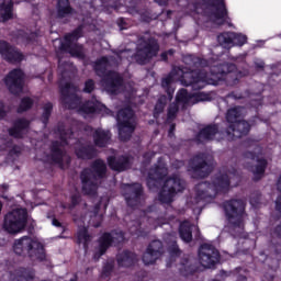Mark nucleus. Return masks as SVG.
Instances as JSON below:
<instances>
[{
    "label": "nucleus",
    "instance_id": "nucleus-29",
    "mask_svg": "<svg viewBox=\"0 0 281 281\" xmlns=\"http://www.w3.org/2000/svg\"><path fill=\"white\" fill-rule=\"evenodd\" d=\"M108 164L112 170H115L116 172H122L123 170L131 168V158L121 157L119 159H115L113 157H110L108 158Z\"/></svg>",
    "mask_w": 281,
    "mask_h": 281
},
{
    "label": "nucleus",
    "instance_id": "nucleus-19",
    "mask_svg": "<svg viewBox=\"0 0 281 281\" xmlns=\"http://www.w3.org/2000/svg\"><path fill=\"white\" fill-rule=\"evenodd\" d=\"M199 260L202 267L212 269L220 260L218 250L210 244H204L199 249Z\"/></svg>",
    "mask_w": 281,
    "mask_h": 281
},
{
    "label": "nucleus",
    "instance_id": "nucleus-31",
    "mask_svg": "<svg viewBox=\"0 0 281 281\" xmlns=\"http://www.w3.org/2000/svg\"><path fill=\"white\" fill-rule=\"evenodd\" d=\"M75 153L79 159H91L95 157V149L82 144L80 140L76 145Z\"/></svg>",
    "mask_w": 281,
    "mask_h": 281
},
{
    "label": "nucleus",
    "instance_id": "nucleus-17",
    "mask_svg": "<svg viewBox=\"0 0 281 281\" xmlns=\"http://www.w3.org/2000/svg\"><path fill=\"white\" fill-rule=\"evenodd\" d=\"M82 34V26H79L75 32L65 36L64 42L61 43L60 49L63 52H68L71 56L76 58H85V50L76 42L80 38Z\"/></svg>",
    "mask_w": 281,
    "mask_h": 281
},
{
    "label": "nucleus",
    "instance_id": "nucleus-64",
    "mask_svg": "<svg viewBox=\"0 0 281 281\" xmlns=\"http://www.w3.org/2000/svg\"><path fill=\"white\" fill-rule=\"evenodd\" d=\"M70 281H76V279H72V280H70Z\"/></svg>",
    "mask_w": 281,
    "mask_h": 281
},
{
    "label": "nucleus",
    "instance_id": "nucleus-39",
    "mask_svg": "<svg viewBox=\"0 0 281 281\" xmlns=\"http://www.w3.org/2000/svg\"><path fill=\"white\" fill-rule=\"evenodd\" d=\"M18 281H34V271L23 269Z\"/></svg>",
    "mask_w": 281,
    "mask_h": 281
},
{
    "label": "nucleus",
    "instance_id": "nucleus-54",
    "mask_svg": "<svg viewBox=\"0 0 281 281\" xmlns=\"http://www.w3.org/2000/svg\"><path fill=\"white\" fill-rule=\"evenodd\" d=\"M1 190L2 192H8V184H2Z\"/></svg>",
    "mask_w": 281,
    "mask_h": 281
},
{
    "label": "nucleus",
    "instance_id": "nucleus-5",
    "mask_svg": "<svg viewBox=\"0 0 281 281\" xmlns=\"http://www.w3.org/2000/svg\"><path fill=\"white\" fill-rule=\"evenodd\" d=\"M189 10H193L191 14H201L206 16L209 21H212L216 25H223L227 23V9L223 0H202L201 2L189 4Z\"/></svg>",
    "mask_w": 281,
    "mask_h": 281
},
{
    "label": "nucleus",
    "instance_id": "nucleus-58",
    "mask_svg": "<svg viewBox=\"0 0 281 281\" xmlns=\"http://www.w3.org/2000/svg\"><path fill=\"white\" fill-rule=\"evenodd\" d=\"M238 281H247V278L241 276V277H239Z\"/></svg>",
    "mask_w": 281,
    "mask_h": 281
},
{
    "label": "nucleus",
    "instance_id": "nucleus-53",
    "mask_svg": "<svg viewBox=\"0 0 281 281\" xmlns=\"http://www.w3.org/2000/svg\"><path fill=\"white\" fill-rule=\"evenodd\" d=\"M173 131H175V125H171V127L169 130V137H172Z\"/></svg>",
    "mask_w": 281,
    "mask_h": 281
},
{
    "label": "nucleus",
    "instance_id": "nucleus-16",
    "mask_svg": "<svg viewBox=\"0 0 281 281\" xmlns=\"http://www.w3.org/2000/svg\"><path fill=\"white\" fill-rule=\"evenodd\" d=\"M183 188H186V186L178 176L167 179L158 195L160 203H172L175 194L181 192Z\"/></svg>",
    "mask_w": 281,
    "mask_h": 281
},
{
    "label": "nucleus",
    "instance_id": "nucleus-59",
    "mask_svg": "<svg viewBox=\"0 0 281 281\" xmlns=\"http://www.w3.org/2000/svg\"><path fill=\"white\" fill-rule=\"evenodd\" d=\"M125 55H126V52H121L119 55V58H122V56H125Z\"/></svg>",
    "mask_w": 281,
    "mask_h": 281
},
{
    "label": "nucleus",
    "instance_id": "nucleus-61",
    "mask_svg": "<svg viewBox=\"0 0 281 281\" xmlns=\"http://www.w3.org/2000/svg\"><path fill=\"white\" fill-rule=\"evenodd\" d=\"M1 210H3V204L0 202V213H1Z\"/></svg>",
    "mask_w": 281,
    "mask_h": 281
},
{
    "label": "nucleus",
    "instance_id": "nucleus-60",
    "mask_svg": "<svg viewBox=\"0 0 281 281\" xmlns=\"http://www.w3.org/2000/svg\"><path fill=\"white\" fill-rule=\"evenodd\" d=\"M7 148H8V146L0 147V150H5Z\"/></svg>",
    "mask_w": 281,
    "mask_h": 281
},
{
    "label": "nucleus",
    "instance_id": "nucleus-9",
    "mask_svg": "<svg viewBox=\"0 0 281 281\" xmlns=\"http://www.w3.org/2000/svg\"><path fill=\"white\" fill-rule=\"evenodd\" d=\"M58 135L60 143H53L52 155L47 158H43V161H50L52 164H57L59 168H67V166H69V162L71 161V158L65 153L63 148L71 144V140H74V138H71L74 132L65 130V126H60L58 128Z\"/></svg>",
    "mask_w": 281,
    "mask_h": 281
},
{
    "label": "nucleus",
    "instance_id": "nucleus-15",
    "mask_svg": "<svg viewBox=\"0 0 281 281\" xmlns=\"http://www.w3.org/2000/svg\"><path fill=\"white\" fill-rule=\"evenodd\" d=\"M119 126V136L123 142L131 139L133 131H135V113L131 108L119 111L116 115Z\"/></svg>",
    "mask_w": 281,
    "mask_h": 281
},
{
    "label": "nucleus",
    "instance_id": "nucleus-46",
    "mask_svg": "<svg viewBox=\"0 0 281 281\" xmlns=\"http://www.w3.org/2000/svg\"><path fill=\"white\" fill-rule=\"evenodd\" d=\"M78 201H80V195L79 194L72 195L71 205L69 207H75V205H78Z\"/></svg>",
    "mask_w": 281,
    "mask_h": 281
},
{
    "label": "nucleus",
    "instance_id": "nucleus-3",
    "mask_svg": "<svg viewBox=\"0 0 281 281\" xmlns=\"http://www.w3.org/2000/svg\"><path fill=\"white\" fill-rule=\"evenodd\" d=\"M236 177L234 171L228 173L220 172L212 184L207 182H201L195 188V195L188 201L189 207H191L194 214H201L205 203H210L214 196L221 192H227L229 190V178Z\"/></svg>",
    "mask_w": 281,
    "mask_h": 281
},
{
    "label": "nucleus",
    "instance_id": "nucleus-41",
    "mask_svg": "<svg viewBox=\"0 0 281 281\" xmlns=\"http://www.w3.org/2000/svg\"><path fill=\"white\" fill-rule=\"evenodd\" d=\"M32 104H34L32 99H30V98L22 99L21 104H20V106L18 109V112L19 113H23V111H27V109L32 108Z\"/></svg>",
    "mask_w": 281,
    "mask_h": 281
},
{
    "label": "nucleus",
    "instance_id": "nucleus-26",
    "mask_svg": "<svg viewBox=\"0 0 281 281\" xmlns=\"http://www.w3.org/2000/svg\"><path fill=\"white\" fill-rule=\"evenodd\" d=\"M246 159H249L251 164H256L255 167L246 165V168L252 171L255 179H261V177L265 175V168H267V160L251 153L246 154Z\"/></svg>",
    "mask_w": 281,
    "mask_h": 281
},
{
    "label": "nucleus",
    "instance_id": "nucleus-40",
    "mask_svg": "<svg viewBox=\"0 0 281 281\" xmlns=\"http://www.w3.org/2000/svg\"><path fill=\"white\" fill-rule=\"evenodd\" d=\"M53 105L50 102L46 103L43 108L42 122L43 124H47V120H49V115H52Z\"/></svg>",
    "mask_w": 281,
    "mask_h": 281
},
{
    "label": "nucleus",
    "instance_id": "nucleus-18",
    "mask_svg": "<svg viewBox=\"0 0 281 281\" xmlns=\"http://www.w3.org/2000/svg\"><path fill=\"white\" fill-rule=\"evenodd\" d=\"M213 166L212 156H196L189 162V172H193L194 177H205L212 172Z\"/></svg>",
    "mask_w": 281,
    "mask_h": 281
},
{
    "label": "nucleus",
    "instance_id": "nucleus-2",
    "mask_svg": "<svg viewBox=\"0 0 281 281\" xmlns=\"http://www.w3.org/2000/svg\"><path fill=\"white\" fill-rule=\"evenodd\" d=\"M244 113L245 109L243 108L229 109L226 113V121L228 123L227 131L222 133L218 131L216 125H209L201 130L198 135V142L223 139V137H226V139H236L238 137H243V135H247L251 128V124L240 119Z\"/></svg>",
    "mask_w": 281,
    "mask_h": 281
},
{
    "label": "nucleus",
    "instance_id": "nucleus-47",
    "mask_svg": "<svg viewBox=\"0 0 281 281\" xmlns=\"http://www.w3.org/2000/svg\"><path fill=\"white\" fill-rule=\"evenodd\" d=\"M148 222L150 223V228L153 229H155V227H157L158 225H161V222H159V220H157L156 222H155V220H153V218H149L148 220Z\"/></svg>",
    "mask_w": 281,
    "mask_h": 281
},
{
    "label": "nucleus",
    "instance_id": "nucleus-36",
    "mask_svg": "<svg viewBox=\"0 0 281 281\" xmlns=\"http://www.w3.org/2000/svg\"><path fill=\"white\" fill-rule=\"evenodd\" d=\"M184 63L186 65H189V67H205V65H207L205 59L193 57L192 55L187 56Z\"/></svg>",
    "mask_w": 281,
    "mask_h": 281
},
{
    "label": "nucleus",
    "instance_id": "nucleus-25",
    "mask_svg": "<svg viewBox=\"0 0 281 281\" xmlns=\"http://www.w3.org/2000/svg\"><path fill=\"white\" fill-rule=\"evenodd\" d=\"M0 55L9 63H21L23 60V54L4 41H0Z\"/></svg>",
    "mask_w": 281,
    "mask_h": 281
},
{
    "label": "nucleus",
    "instance_id": "nucleus-62",
    "mask_svg": "<svg viewBox=\"0 0 281 281\" xmlns=\"http://www.w3.org/2000/svg\"><path fill=\"white\" fill-rule=\"evenodd\" d=\"M243 76H247V74H244V75H243V74L239 72V77H243Z\"/></svg>",
    "mask_w": 281,
    "mask_h": 281
},
{
    "label": "nucleus",
    "instance_id": "nucleus-56",
    "mask_svg": "<svg viewBox=\"0 0 281 281\" xmlns=\"http://www.w3.org/2000/svg\"><path fill=\"white\" fill-rule=\"evenodd\" d=\"M34 36H38V33H31V36L29 37V40L32 41V38H34Z\"/></svg>",
    "mask_w": 281,
    "mask_h": 281
},
{
    "label": "nucleus",
    "instance_id": "nucleus-35",
    "mask_svg": "<svg viewBox=\"0 0 281 281\" xmlns=\"http://www.w3.org/2000/svg\"><path fill=\"white\" fill-rule=\"evenodd\" d=\"M71 14V8L69 7V0H58L57 16L58 19H65Z\"/></svg>",
    "mask_w": 281,
    "mask_h": 281
},
{
    "label": "nucleus",
    "instance_id": "nucleus-13",
    "mask_svg": "<svg viewBox=\"0 0 281 281\" xmlns=\"http://www.w3.org/2000/svg\"><path fill=\"white\" fill-rule=\"evenodd\" d=\"M27 226V210L15 207L9 211L3 218L2 229L7 234H21Z\"/></svg>",
    "mask_w": 281,
    "mask_h": 281
},
{
    "label": "nucleus",
    "instance_id": "nucleus-52",
    "mask_svg": "<svg viewBox=\"0 0 281 281\" xmlns=\"http://www.w3.org/2000/svg\"><path fill=\"white\" fill-rule=\"evenodd\" d=\"M52 223L55 227H60V222H58L57 220H53Z\"/></svg>",
    "mask_w": 281,
    "mask_h": 281
},
{
    "label": "nucleus",
    "instance_id": "nucleus-10",
    "mask_svg": "<svg viewBox=\"0 0 281 281\" xmlns=\"http://www.w3.org/2000/svg\"><path fill=\"white\" fill-rule=\"evenodd\" d=\"M104 175H106V165L102 160H95L91 168L85 169L80 176L83 194H88L89 196L95 195L100 179Z\"/></svg>",
    "mask_w": 281,
    "mask_h": 281
},
{
    "label": "nucleus",
    "instance_id": "nucleus-8",
    "mask_svg": "<svg viewBox=\"0 0 281 281\" xmlns=\"http://www.w3.org/2000/svg\"><path fill=\"white\" fill-rule=\"evenodd\" d=\"M224 212L228 221V232L233 236L243 234L245 228V202L243 200H231L224 203Z\"/></svg>",
    "mask_w": 281,
    "mask_h": 281
},
{
    "label": "nucleus",
    "instance_id": "nucleus-1",
    "mask_svg": "<svg viewBox=\"0 0 281 281\" xmlns=\"http://www.w3.org/2000/svg\"><path fill=\"white\" fill-rule=\"evenodd\" d=\"M235 69L234 64H224L221 67L214 65L211 68L210 77H207L205 70L190 71L189 68H173L169 76L162 79L161 87L166 90L169 100H172V93H175L172 85L177 81L186 87L191 86L195 90L203 89L205 85H221V80H226L228 85H236V81H232L236 77Z\"/></svg>",
    "mask_w": 281,
    "mask_h": 281
},
{
    "label": "nucleus",
    "instance_id": "nucleus-20",
    "mask_svg": "<svg viewBox=\"0 0 281 281\" xmlns=\"http://www.w3.org/2000/svg\"><path fill=\"white\" fill-rule=\"evenodd\" d=\"M25 75L21 69L12 70L4 79V82L11 93L13 95H19V93H23V85H24Z\"/></svg>",
    "mask_w": 281,
    "mask_h": 281
},
{
    "label": "nucleus",
    "instance_id": "nucleus-33",
    "mask_svg": "<svg viewBox=\"0 0 281 281\" xmlns=\"http://www.w3.org/2000/svg\"><path fill=\"white\" fill-rule=\"evenodd\" d=\"M135 260H137V256L130 251H124L117 255L119 267H133Z\"/></svg>",
    "mask_w": 281,
    "mask_h": 281
},
{
    "label": "nucleus",
    "instance_id": "nucleus-51",
    "mask_svg": "<svg viewBox=\"0 0 281 281\" xmlns=\"http://www.w3.org/2000/svg\"><path fill=\"white\" fill-rule=\"evenodd\" d=\"M168 54H170V56H172L173 52H172V50H169L168 53H164V54L161 55L162 60H166Z\"/></svg>",
    "mask_w": 281,
    "mask_h": 281
},
{
    "label": "nucleus",
    "instance_id": "nucleus-38",
    "mask_svg": "<svg viewBox=\"0 0 281 281\" xmlns=\"http://www.w3.org/2000/svg\"><path fill=\"white\" fill-rule=\"evenodd\" d=\"M170 239V248H169V254L171 257L179 256V247L177 246V237L169 235Z\"/></svg>",
    "mask_w": 281,
    "mask_h": 281
},
{
    "label": "nucleus",
    "instance_id": "nucleus-6",
    "mask_svg": "<svg viewBox=\"0 0 281 281\" xmlns=\"http://www.w3.org/2000/svg\"><path fill=\"white\" fill-rule=\"evenodd\" d=\"M113 65H115L113 58L103 57L95 61L94 70L98 76H103L102 87H104L105 91L116 95V93L124 91V85L122 83V77L117 72L109 70V67H113Z\"/></svg>",
    "mask_w": 281,
    "mask_h": 281
},
{
    "label": "nucleus",
    "instance_id": "nucleus-44",
    "mask_svg": "<svg viewBox=\"0 0 281 281\" xmlns=\"http://www.w3.org/2000/svg\"><path fill=\"white\" fill-rule=\"evenodd\" d=\"M93 88H94L93 80H88V81H86L83 91H85V93H91Z\"/></svg>",
    "mask_w": 281,
    "mask_h": 281
},
{
    "label": "nucleus",
    "instance_id": "nucleus-57",
    "mask_svg": "<svg viewBox=\"0 0 281 281\" xmlns=\"http://www.w3.org/2000/svg\"><path fill=\"white\" fill-rule=\"evenodd\" d=\"M124 89L127 91H133V87L131 85H128V87H124Z\"/></svg>",
    "mask_w": 281,
    "mask_h": 281
},
{
    "label": "nucleus",
    "instance_id": "nucleus-22",
    "mask_svg": "<svg viewBox=\"0 0 281 281\" xmlns=\"http://www.w3.org/2000/svg\"><path fill=\"white\" fill-rule=\"evenodd\" d=\"M168 175V169L166 168V162L162 159L158 161V165L155 169H151L147 177V186L153 190L157 188L162 181L164 178Z\"/></svg>",
    "mask_w": 281,
    "mask_h": 281
},
{
    "label": "nucleus",
    "instance_id": "nucleus-37",
    "mask_svg": "<svg viewBox=\"0 0 281 281\" xmlns=\"http://www.w3.org/2000/svg\"><path fill=\"white\" fill-rule=\"evenodd\" d=\"M166 102H168V98H166L165 95L158 100V102L155 106V110H154V117H157V115H159V113L164 112Z\"/></svg>",
    "mask_w": 281,
    "mask_h": 281
},
{
    "label": "nucleus",
    "instance_id": "nucleus-27",
    "mask_svg": "<svg viewBox=\"0 0 281 281\" xmlns=\"http://www.w3.org/2000/svg\"><path fill=\"white\" fill-rule=\"evenodd\" d=\"M161 256V241L154 240L143 255L144 265H153Z\"/></svg>",
    "mask_w": 281,
    "mask_h": 281
},
{
    "label": "nucleus",
    "instance_id": "nucleus-63",
    "mask_svg": "<svg viewBox=\"0 0 281 281\" xmlns=\"http://www.w3.org/2000/svg\"><path fill=\"white\" fill-rule=\"evenodd\" d=\"M79 127L82 128V124H80Z\"/></svg>",
    "mask_w": 281,
    "mask_h": 281
},
{
    "label": "nucleus",
    "instance_id": "nucleus-4",
    "mask_svg": "<svg viewBox=\"0 0 281 281\" xmlns=\"http://www.w3.org/2000/svg\"><path fill=\"white\" fill-rule=\"evenodd\" d=\"M61 102L66 109H76L83 117L91 113H102V115H113V112L97 99L82 104L78 97V88L74 83L60 81Z\"/></svg>",
    "mask_w": 281,
    "mask_h": 281
},
{
    "label": "nucleus",
    "instance_id": "nucleus-30",
    "mask_svg": "<svg viewBox=\"0 0 281 281\" xmlns=\"http://www.w3.org/2000/svg\"><path fill=\"white\" fill-rule=\"evenodd\" d=\"M30 126V122L25 119H20L15 122L14 126L9 130V135L11 137L21 138L23 135L27 133V127Z\"/></svg>",
    "mask_w": 281,
    "mask_h": 281
},
{
    "label": "nucleus",
    "instance_id": "nucleus-11",
    "mask_svg": "<svg viewBox=\"0 0 281 281\" xmlns=\"http://www.w3.org/2000/svg\"><path fill=\"white\" fill-rule=\"evenodd\" d=\"M209 100L207 94L205 92L198 91L195 93H188V90L181 89L178 91L176 95V102L171 103L168 109V121L175 120L177 117V113H179V109H186V106H192V104H196V102H205Z\"/></svg>",
    "mask_w": 281,
    "mask_h": 281
},
{
    "label": "nucleus",
    "instance_id": "nucleus-12",
    "mask_svg": "<svg viewBox=\"0 0 281 281\" xmlns=\"http://www.w3.org/2000/svg\"><path fill=\"white\" fill-rule=\"evenodd\" d=\"M13 250L18 256H30L37 260H45V248L36 237H22L15 240Z\"/></svg>",
    "mask_w": 281,
    "mask_h": 281
},
{
    "label": "nucleus",
    "instance_id": "nucleus-55",
    "mask_svg": "<svg viewBox=\"0 0 281 281\" xmlns=\"http://www.w3.org/2000/svg\"><path fill=\"white\" fill-rule=\"evenodd\" d=\"M65 67L63 66V59L59 60V71H63Z\"/></svg>",
    "mask_w": 281,
    "mask_h": 281
},
{
    "label": "nucleus",
    "instance_id": "nucleus-23",
    "mask_svg": "<svg viewBox=\"0 0 281 281\" xmlns=\"http://www.w3.org/2000/svg\"><path fill=\"white\" fill-rule=\"evenodd\" d=\"M122 190L127 205L135 207L142 199V184H123Z\"/></svg>",
    "mask_w": 281,
    "mask_h": 281
},
{
    "label": "nucleus",
    "instance_id": "nucleus-48",
    "mask_svg": "<svg viewBox=\"0 0 281 281\" xmlns=\"http://www.w3.org/2000/svg\"><path fill=\"white\" fill-rule=\"evenodd\" d=\"M3 115H5V106L3 102L0 101V117H3Z\"/></svg>",
    "mask_w": 281,
    "mask_h": 281
},
{
    "label": "nucleus",
    "instance_id": "nucleus-14",
    "mask_svg": "<svg viewBox=\"0 0 281 281\" xmlns=\"http://www.w3.org/2000/svg\"><path fill=\"white\" fill-rule=\"evenodd\" d=\"M157 52H159L157 41H155V38H150V36L146 34L138 41L137 52L134 56V60H136L138 65H144L145 63H148L153 56H157Z\"/></svg>",
    "mask_w": 281,
    "mask_h": 281
},
{
    "label": "nucleus",
    "instance_id": "nucleus-45",
    "mask_svg": "<svg viewBox=\"0 0 281 281\" xmlns=\"http://www.w3.org/2000/svg\"><path fill=\"white\" fill-rule=\"evenodd\" d=\"M142 229H144V227L139 226L138 227H132L130 229L131 234H135L136 236H144V234L142 233Z\"/></svg>",
    "mask_w": 281,
    "mask_h": 281
},
{
    "label": "nucleus",
    "instance_id": "nucleus-28",
    "mask_svg": "<svg viewBox=\"0 0 281 281\" xmlns=\"http://www.w3.org/2000/svg\"><path fill=\"white\" fill-rule=\"evenodd\" d=\"M86 133H91L93 134V139H94V144L95 146H98L99 148H104V146H106V144H109V142H111V132L109 131H104V130H94L87 126L85 127Z\"/></svg>",
    "mask_w": 281,
    "mask_h": 281
},
{
    "label": "nucleus",
    "instance_id": "nucleus-21",
    "mask_svg": "<svg viewBox=\"0 0 281 281\" xmlns=\"http://www.w3.org/2000/svg\"><path fill=\"white\" fill-rule=\"evenodd\" d=\"M124 240V233L103 234L99 240V248L94 254V260H99L104 251L111 247V243H122Z\"/></svg>",
    "mask_w": 281,
    "mask_h": 281
},
{
    "label": "nucleus",
    "instance_id": "nucleus-50",
    "mask_svg": "<svg viewBox=\"0 0 281 281\" xmlns=\"http://www.w3.org/2000/svg\"><path fill=\"white\" fill-rule=\"evenodd\" d=\"M156 3H159V5H166L168 3V0H155Z\"/></svg>",
    "mask_w": 281,
    "mask_h": 281
},
{
    "label": "nucleus",
    "instance_id": "nucleus-42",
    "mask_svg": "<svg viewBox=\"0 0 281 281\" xmlns=\"http://www.w3.org/2000/svg\"><path fill=\"white\" fill-rule=\"evenodd\" d=\"M111 271H113V261H108L102 270V278H109L111 276Z\"/></svg>",
    "mask_w": 281,
    "mask_h": 281
},
{
    "label": "nucleus",
    "instance_id": "nucleus-43",
    "mask_svg": "<svg viewBox=\"0 0 281 281\" xmlns=\"http://www.w3.org/2000/svg\"><path fill=\"white\" fill-rule=\"evenodd\" d=\"M180 272L182 276H188L189 273H192V267L189 266L188 261L182 265V267L180 268Z\"/></svg>",
    "mask_w": 281,
    "mask_h": 281
},
{
    "label": "nucleus",
    "instance_id": "nucleus-7",
    "mask_svg": "<svg viewBox=\"0 0 281 281\" xmlns=\"http://www.w3.org/2000/svg\"><path fill=\"white\" fill-rule=\"evenodd\" d=\"M106 205H109V198H102L100 204L94 207L93 212L88 213L79 220L75 218V222L79 226L77 233L78 243L83 245V247H87V243L91 240V237L87 234V223L88 225H92V227H100V223H102V214H104Z\"/></svg>",
    "mask_w": 281,
    "mask_h": 281
},
{
    "label": "nucleus",
    "instance_id": "nucleus-24",
    "mask_svg": "<svg viewBox=\"0 0 281 281\" xmlns=\"http://www.w3.org/2000/svg\"><path fill=\"white\" fill-rule=\"evenodd\" d=\"M217 41L223 47H232V45H239L240 47L247 43V35L234 32L222 33L217 36Z\"/></svg>",
    "mask_w": 281,
    "mask_h": 281
},
{
    "label": "nucleus",
    "instance_id": "nucleus-32",
    "mask_svg": "<svg viewBox=\"0 0 281 281\" xmlns=\"http://www.w3.org/2000/svg\"><path fill=\"white\" fill-rule=\"evenodd\" d=\"M0 4V21H10L12 19V5L19 3L18 0H2Z\"/></svg>",
    "mask_w": 281,
    "mask_h": 281
},
{
    "label": "nucleus",
    "instance_id": "nucleus-49",
    "mask_svg": "<svg viewBox=\"0 0 281 281\" xmlns=\"http://www.w3.org/2000/svg\"><path fill=\"white\" fill-rule=\"evenodd\" d=\"M151 157H155V154H154V153H148V154H145V155H144L145 161H150V158H151Z\"/></svg>",
    "mask_w": 281,
    "mask_h": 281
},
{
    "label": "nucleus",
    "instance_id": "nucleus-34",
    "mask_svg": "<svg viewBox=\"0 0 281 281\" xmlns=\"http://www.w3.org/2000/svg\"><path fill=\"white\" fill-rule=\"evenodd\" d=\"M192 229L198 231L196 226H192L188 221L180 224L179 233L183 243H190V240H192Z\"/></svg>",
    "mask_w": 281,
    "mask_h": 281
}]
</instances>
